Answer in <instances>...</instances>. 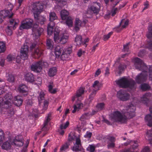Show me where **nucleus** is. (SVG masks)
Instances as JSON below:
<instances>
[{"label":"nucleus","mask_w":152,"mask_h":152,"mask_svg":"<svg viewBox=\"0 0 152 152\" xmlns=\"http://www.w3.org/2000/svg\"><path fill=\"white\" fill-rule=\"evenodd\" d=\"M152 95L150 93L144 94L141 97L139 100L137 98L133 99L131 104L128 105L124 109L122 113L116 110L110 115V119L113 122L124 123H125L127 118H132L135 115V106L139 102L144 104L147 103L149 100Z\"/></svg>","instance_id":"f257e3e1"},{"label":"nucleus","mask_w":152,"mask_h":152,"mask_svg":"<svg viewBox=\"0 0 152 152\" xmlns=\"http://www.w3.org/2000/svg\"><path fill=\"white\" fill-rule=\"evenodd\" d=\"M134 62L136 68L142 71L141 73L136 77L135 80L136 82L138 83H140L145 81L148 76V70L149 79L150 80H152V65L149 66L148 68L142 61L138 58L134 59Z\"/></svg>","instance_id":"f03ea898"},{"label":"nucleus","mask_w":152,"mask_h":152,"mask_svg":"<svg viewBox=\"0 0 152 152\" xmlns=\"http://www.w3.org/2000/svg\"><path fill=\"white\" fill-rule=\"evenodd\" d=\"M23 99L19 96H15L13 99L11 94L5 95L4 98L0 97V112L2 108H8L12 103L17 106H19L22 104Z\"/></svg>","instance_id":"7ed1b4c3"},{"label":"nucleus","mask_w":152,"mask_h":152,"mask_svg":"<svg viewBox=\"0 0 152 152\" xmlns=\"http://www.w3.org/2000/svg\"><path fill=\"white\" fill-rule=\"evenodd\" d=\"M23 143L24 141L21 136H12L9 137L8 140L2 143L1 147L2 149L7 151L11 148L12 145L19 147L22 146Z\"/></svg>","instance_id":"20e7f679"},{"label":"nucleus","mask_w":152,"mask_h":152,"mask_svg":"<svg viewBox=\"0 0 152 152\" xmlns=\"http://www.w3.org/2000/svg\"><path fill=\"white\" fill-rule=\"evenodd\" d=\"M117 84L122 88H128L131 89L135 88V83L132 79H129L126 77H123L115 81Z\"/></svg>","instance_id":"39448f33"},{"label":"nucleus","mask_w":152,"mask_h":152,"mask_svg":"<svg viewBox=\"0 0 152 152\" xmlns=\"http://www.w3.org/2000/svg\"><path fill=\"white\" fill-rule=\"evenodd\" d=\"M43 8V5H41L40 6L39 3H34L33 4L32 10L34 18L41 24H43L46 20L45 18L43 16H39V14L41 12Z\"/></svg>","instance_id":"423d86ee"},{"label":"nucleus","mask_w":152,"mask_h":152,"mask_svg":"<svg viewBox=\"0 0 152 152\" xmlns=\"http://www.w3.org/2000/svg\"><path fill=\"white\" fill-rule=\"evenodd\" d=\"M68 39V37L62 33L58 28H56L54 31V40L56 43H60L62 44L66 43Z\"/></svg>","instance_id":"0eeeda50"},{"label":"nucleus","mask_w":152,"mask_h":152,"mask_svg":"<svg viewBox=\"0 0 152 152\" xmlns=\"http://www.w3.org/2000/svg\"><path fill=\"white\" fill-rule=\"evenodd\" d=\"M75 140V142L74 144L72 150L73 151H80L81 148L80 140L79 138L76 137L73 132H71L68 137V141H73Z\"/></svg>","instance_id":"6e6552de"},{"label":"nucleus","mask_w":152,"mask_h":152,"mask_svg":"<svg viewBox=\"0 0 152 152\" xmlns=\"http://www.w3.org/2000/svg\"><path fill=\"white\" fill-rule=\"evenodd\" d=\"M57 17L54 12H50L49 14V20L50 21L47 27V33L48 35H50L53 33V27L55 25L54 20L57 19Z\"/></svg>","instance_id":"1a4fd4ad"},{"label":"nucleus","mask_w":152,"mask_h":152,"mask_svg":"<svg viewBox=\"0 0 152 152\" xmlns=\"http://www.w3.org/2000/svg\"><path fill=\"white\" fill-rule=\"evenodd\" d=\"M101 86V84L98 81L96 80L94 82L92 86L93 91L89 96L88 101L89 104H90L91 102V100L93 99V97L96 95L97 91L100 89Z\"/></svg>","instance_id":"9d476101"},{"label":"nucleus","mask_w":152,"mask_h":152,"mask_svg":"<svg viewBox=\"0 0 152 152\" xmlns=\"http://www.w3.org/2000/svg\"><path fill=\"white\" fill-rule=\"evenodd\" d=\"M19 22V20L18 19H11L10 20V26H8L6 29V32L8 35H10L12 34V30H14L16 28Z\"/></svg>","instance_id":"9b49d317"},{"label":"nucleus","mask_w":152,"mask_h":152,"mask_svg":"<svg viewBox=\"0 0 152 152\" xmlns=\"http://www.w3.org/2000/svg\"><path fill=\"white\" fill-rule=\"evenodd\" d=\"M33 24V20L31 18H26L21 22L19 28L20 30L28 29L31 28Z\"/></svg>","instance_id":"f8f14e48"},{"label":"nucleus","mask_w":152,"mask_h":152,"mask_svg":"<svg viewBox=\"0 0 152 152\" xmlns=\"http://www.w3.org/2000/svg\"><path fill=\"white\" fill-rule=\"evenodd\" d=\"M47 64V63L46 62H43L42 61H39L33 64L31 66V70L35 72H39L42 69L43 66L46 65Z\"/></svg>","instance_id":"ddd939ff"},{"label":"nucleus","mask_w":152,"mask_h":152,"mask_svg":"<svg viewBox=\"0 0 152 152\" xmlns=\"http://www.w3.org/2000/svg\"><path fill=\"white\" fill-rule=\"evenodd\" d=\"M28 46L27 43H25L20 49V55L21 58L25 60L27 58L28 56Z\"/></svg>","instance_id":"4468645a"},{"label":"nucleus","mask_w":152,"mask_h":152,"mask_svg":"<svg viewBox=\"0 0 152 152\" xmlns=\"http://www.w3.org/2000/svg\"><path fill=\"white\" fill-rule=\"evenodd\" d=\"M117 96L121 100L123 101H126L130 97L129 94L122 90H121L118 92Z\"/></svg>","instance_id":"2eb2a0df"},{"label":"nucleus","mask_w":152,"mask_h":152,"mask_svg":"<svg viewBox=\"0 0 152 152\" xmlns=\"http://www.w3.org/2000/svg\"><path fill=\"white\" fill-rule=\"evenodd\" d=\"M72 52V49L70 48L63 50L61 56V59L63 61L68 60Z\"/></svg>","instance_id":"dca6fc26"},{"label":"nucleus","mask_w":152,"mask_h":152,"mask_svg":"<svg viewBox=\"0 0 152 152\" xmlns=\"http://www.w3.org/2000/svg\"><path fill=\"white\" fill-rule=\"evenodd\" d=\"M43 28H40L37 25L36 26L32 28V34L35 39H37L43 31Z\"/></svg>","instance_id":"f3484780"},{"label":"nucleus","mask_w":152,"mask_h":152,"mask_svg":"<svg viewBox=\"0 0 152 152\" xmlns=\"http://www.w3.org/2000/svg\"><path fill=\"white\" fill-rule=\"evenodd\" d=\"M84 88H80L77 91L76 95L72 97V101H74L76 99H77L78 100L80 101L82 99L81 95L84 94Z\"/></svg>","instance_id":"a211bd4d"},{"label":"nucleus","mask_w":152,"mask_h":152,"mask_svg":"<svg viewBox=\"0 0 152 152\" xmlns=\"http://www.w3.org/2000/svg\"><path fill=\"white\" fill-rule=\"evenodd\" d=\"M86 23V21H83V22L79 18H76L75 24V29L76 31H78L81 26L84 25Z\"/></svg>","instance_id":"6ab92c4d"},{"label":"nucleus","mask_w":152,"mask_h":152,"mask_svg":"<svg viewBox=\"0 0 152 152\" xmlns=\"http://www.w3.org/2000/svg\"><path fill=\"white\" fill-rule=\"evenodd\" d=\"M17 90L20 93L22 94L25 93H26L25 95H27L28 93V88L26 85L21 84L19 86Z\"/></svg>","instance_id":"aec40b11"},{"label":"nucleus","mask_w":152,"mask_h":152,"mask_svg":"<svg viewBox=\"0 0 152 152\" xmlns=\"http://www.w3.org/2000/svg\"><path fill=\"white\" fill-rule=\"evenodd\" d=\"M100 4L98 3H95L94 5L89 7L90 10L92 11L94 13H98L100 10Z\"/></svg>","instance_id":"412c9836"},{"label":"nucleus","mask_w":152,"mask_h":152,"mask_svg":"<svg viewBox=\"0 0 152 152\" xmlns=\"http://www.w3.org/2000/svg\"><path fill=\"white\" fill-rule=\"evenodd\" d=\"M13 14L8 10H3L0 12V16L1 17L4 18L7 16L9 17H11Z\"/></svg>","instance_id":"4be33fe9"},{"label":"nucleus","mask_w":152,"mask_h":152,"mask_svg":"<svg viewBox=\"0 0 152 152\" xmlns=\"http://www.w3.org/2000/svg\"><path fill=\"white\" fill-rule=\"evenodd\" d=\"M25 79L28 82L32 83L35 81L34 76L33 74L28 73L25 75Z\"/></svg>","instance_id":"5701e85b"},{"label":"nucleus","mask_w":152,"mask_h":152,"mask_svg":"<svg viewBox=\"0 0 152 152\" xmlns=\"http://www.w3.org/2000/svg\"><path fill=\"white\" fill-rule=\"evenodd\" d=\"M84 106L83 104L80 102L77 103L76 104H74L73 106L74 109L72 111V113H74L77 111H78Z\"/></svg>","instance_id":"b1692460"},{"label":"nucleus","mask_w":152,"mask_h":152,"mask_svg":"<svg viewBox=\"0 0 152 152\" xmlns=\"http://www.w3.org/2000/svg\"><path fill=\"white\" fill-rule=\"evenodd\" d=\"M50 114H49L47 117L46 119L45 120L43 127L42 128V131H47L48 130V128L47 127V125L48 122L50 120Z\"/></svg>","instance_id":"393cba45"},{"label":"nucleus","mask_w":152,"mask_h":152,"mask_svg":"<svg viewBox=\"0 0 152 152\" xmlns=\"http://www.w3.org/2000/svg\"><path fill=\"white\" fill-rule=\"evenodd\" d=\"M91 116V115L90 113H85L82 115L80 120L81 121H83L84 124L85 120L89 118Z\"/></svg>","instance_id":"a878e982"},{"label":"nucleus","mask_w":152,"mask_h":152,"mask_svg":"<svg viewBox=\"0 0 152 152\" xmlns=\"http://www.w3.org/2000/svg\"><path fill=\"white\" fill-rule=\"evenodd\" d=\"M57 71V68L55 67H53L50 68L48 71V74L50 77H53L56 73Z\"/></svg>","instance_id":"bb28decb"},{"label":"nucleus","mask_w":152,"mask_h":152,"mask_svg":"<svg viewBox=\"0 0 152 152\" xmlns=\"http://www.w3.org/2000/svg\"><path fill=\"white\" fill-rule=\"evenodd\" d=\"M63 49L59 46L56 47L55 49V53L56 57H59L62 52Z\"/></svg>","instance_id":"cd10ccee"},{"label":"nucleus","mask_w":152,"mask_h":152,"mask_svg":"<svg viewBox=\"0 0 152 152\" xmlns=\"http://www.w3.org/2000/svg\"><path fill=\"white\" fill-rule=\"evenodd\" d=\"M61 18L62 20L65 19L68 17L69 12L66 10H62L60 13Z\"/></svg>","instance_id":"c85d7f7f"},{"label":"nucleus","mask_w":152,"mask_h":152,"mask_svg":"<svg viewBox=\"0 0 152 152\" xmlns=\"http://www.w3.org/2000/svg\"><path fill=\"white\" fill-rule=\"evenodd\" d=\"M65 20L66 24L69 27H72L73 24V18L69 16Z\"/></svg>","instance_id":"c756f323"},{"label":"nucleus","mask_w":152,"mask_h":152,"mask_svg":"<svg viewBox=\"0 0 152 152\" xmlns=\"http://www.w3.org/2000/svg\"><path fill=\"white\" fill-rule=\"evenodd\" d=\"M108 139L111 142L108 143V148H110L114 147L115 146V144L113 142L115 141V138L113 137H109Z\"/></svg>","instance_id":"7c9ffc66"},{"label":"nucleus","mask_w":152,"mask_h":152,"mask_svg":"<svg viewBox=\"0 0 152 152\" xmlns=\"http://www.w3.org/2000/svg\"><path fill=\"white\" fill-rule=\"evenodd\" d=\"M54 85L53 83H50L48 86V91L51 93H55L57 91V89L53 88Z\"/></svg>","instance_id":"2f4dec72"},{"label":"nucleus","mask_w":152,"mask_h":152,"mask_svg":"<svg viewBox=\"0 0 152 152\" xmlns=\"http://www.w3.org/2000/svg\"><path fill=\"white\" fill-rule=\"evenodd\" d=\"M152 116L150 114L147 115L145 117V120L148 122V125L152 126Z\"/></svg>","instance_id":"473e14b6"},{"label":"nucleus","mask_w":152,"mask_h":152,"mask_svg":"<svg viewBox=\"0 0 152 152\" xmlns=\"http://www.w3.org/2000/svg\"><path fill=\"white\" fill-rule=\"evenodd\" d=\"M129 21L127 20L123 19L122 20L120 24V26L121 28H125L128 25Z\"/></svg>","instance_id":"72a5a7b5"},{"label":"nucleus","mask_w":152,"mask_h":152,"mask_svg":"<svg viewBox=\"0 0 152 152\" xmlns=\"http://www.w3.org/2000/svg\"><path fill=\"white\" fill-rule=\"evenodd\" d=\"M146 36L148 38H152V25L151 24L148 26V32Z\"/></svg>","instance_id":"f704fd0d"},{"label":"nucleus","mask_w":152,"mask_h":152,"mask_svg":"<svg viewBox=\"0 0 152 152\" xmlns=\"http://www.w3.org/2000/svg\"><path fill=\"white\" fill-rule=\"evenodd\" d=\"M75 41L77 45H80L82 43V37L80 35L77 36L75 38Z\"/></svg>","instance_id":"c9c22d12"},{"label":"nucleus","mask_w":152,"mask_h":152,"mask_svg":"<svg viewBox=\"0 0 152 152\" xmlns=\"http://www.w3.org/2000/svg\"><path fill=\"white\" fill-rule=\"evenodd\" d=\"M46 44L48 49H51L53 48V43L51 39H48L47 40Z\"/></svg>","instance_id":"e433bc0d"},{"label":"nucleus","mask_w":152,"mask_h":152,"mask_svg":"<svg viewBox=\"0 0 152 152\" xmlns=\"http://www.w3.org/2000/svg\"><path fill=\"white\" fill-rule=\"evenodd\" d=\"M141 89L143 91H145L149 89L150 88L149 86L146 83H143L140 86Z\"/></svg>","instance_id":"4c0bfd02"},{"label":"nucleus","mask_w":152,"mask_h":152,"mask_svg":"<svg viewBox=\"0 0 152 152\" xmlns=\"http://www.w3.org/2000/svg\"><path fill=\"white\" fill-rule=\"evenodd\" d=\"M58 2V5L61 7H63L66 4V2L68 0H56Z\"/></svg>","instance_id":"58836bf2"},{"label":"nucleus","mask_w":152,"mask_h":152,"mask_svg":"<svg viewBox=\"0 0 152 152\" xmlns=\"http://www.w3.org/2000/svg\"><path fill=\"white\" fill-rule=\"evenodd\" d=\"M104 104L103 103H98L96 106V110L100 111L103 109L104 108Z\"/></svg>","instance_id":"ea45409f"},{"label":"nucleus","mask_w":152,"mask_h":152,"mask_svg":"<svg viewBox=\"0 0 152 152\" xmlns=\"http://www.w3.org/2000/svg\"><path fill=\"white\" fill-rule=\"evenodd\" d=\"M5 45L3 42H0V53L4 52L5 50Z\"/></svg>","instance_id":"a19ab883"},{"label":"nucleus","mask_w":152,"mask_h":152,"mask_svg":"<svg viewBox=\"0 0 152 152\" xmlns=\"http://www.w3.org/2000/svg\"><path fill=\"white\" fill-rule=\"evenodd\" d=\"M4 133L3 131L1 129H0V144L4 140Z\"/></svg>","instance_id":"79ce46f5"},{"label":"nucleus","mask_w":152,"mask_h":152,"mask_svg":"<svg viewBox=\"0 0 152 152\" xmlns=\"http://www.w3.org/2000/svg\"><path fill=\"white\" fill-rule=\"evenodd\" d=\"M44 92L43 91H41L39 93V96L38 97V99L39 102L41 100L44 99Z\"/></svg>","instance_id":"37998d69"},{"label":"nucleus","mask_w":152,"mask_h":152,"mask_svg":"<svg viewBox=\"0 0 152 152\" xmlns=\"http://www.w3.org/2000/svg\"><path fill=\"white\" fill-rule=\"evenodd\" d=\"M43 51L39 48H37L35 50V54H36L39 57L40 56L42 53Z\"/></svg>","instance_id":"c03bdc74"},{"label":"nucleus","mask_w":152,"mask_h":152,"mask_svg":"<svg viewBox=\"0 0 152 152\" xmlns=\"http://www.w3.org/2000/svg\"><path fill=\"white\" fill-rule=\"evenodd\" d=\"M7 80L10 82H13L15 80L14 76L12 74L9 75L7 77Z\"/></svg>","instance_id":"a18cd8bd"},{"label":"nucleus","mask_w":152,"mask_h":152,"mask_svg":"<svg viewBox=\"0 0 152 152\" xmlns=\"http://www.w3.org/2000/svg\"><path fill=\"white\" fill-rule=\"evenodd\" d=\"M95 148L96 146L95 145L93 144L89 145L87 149L90 152H94L95 151Z\"/></svg>","instance_id":"49530a36"},{"label":"nucleus","mask_w":152,"mask_h":152,"mask_svg":"<svg viewBox=\"0 0 152 152\" xmlns=\"http://www.w3.org/2000/svg\"><path fill=\"white\" fill-rule=\"evenodd\" d=\"M131 143L132 144V148L133 150L137 149L138 146V142L137 141H131Z\"/></svg>","instance_id":"de8ad7c7"},{"label":"nucleus","mask_w":152,"mask_h":152,"mask_svg":"<svg viewBox=\"0 0 152 152\" xmlns=\"http://www.w3.org/2000/svg\"><path fill=\"white\" fill-rule=\"evenodd\" d=\"M69 148V145L67 143H66L63 145L60 148V150L61 151H65Z\"/></svg>","instance_id":"09e8293b"},{"label":"nucleus","mask_w":152,"mask_h":152,"mask_svg":"<svg viewBox=\"0 0 152 152\" xmlns=\"http://www.w3.org/2000/svg\"><path fill=\"white\" fill-rule=\"evenodd\" d=\"M69 122L67 121L65 123L61 124L60 126V129H66L69 126Z\"/></svg>","instance_id":"8fccbe9b"},{"label":"nucleus","mask_w":152,"mask_h":152,"mask_svg":"<svg viewBox=\"0 0 152 152\" xmlns=\"http://www.w3.org/2000/svg\"><path fill=\"white\" fill-rule=\"evenodd\" d=\"M15 58V57L13 55H9L7 57V60L8 61L13 60Z\"/></svg>","instance_id":"3c124183"},{"label":"nucleus","mask_w":152,"mask_h":152,"mask_svg":"<svg viewBox=\"0 0 152 152\" xmlns=\"http://www.w3.org/2000/svg\"><path fill=\"white\" fill-rule=\"evenodd\" d=\"M152 136V129L148 131L146 134V138H149V137H151Z\"/></svg>","instance_id":"603ef678"},{"label":"nucleus","mask_w":152,"mask_h":152,"mask_svg":"<svg viewBox=\"0 0 152 152\" xmlns=\"http://www.w3.org/2000/svg\"><path fill=\"white\" fill-rule=\"evenodd\" d=\"M113 32H109L107 35H104V40L105 41L108 39L110 37V36L112 34Z\"/></svg>","instance_id":"864d4df0"},{"label":"nucleus","mask_w":152,"mask_h":152,"mask_svg":"<svg viewBox=\"0 0 152 152\" xmlns=\"http://www.w3.org/2000/svg\"><path fill=\"white\" fill-rule=\"evenodd\" d=\"M13 8V5L10 3H9L7 6V10H8L9 11L11 12V11Z\"/></svg>","instance_id":"5fc2aeb1"},{"label":"nucleus","mask_w":152,"mask_h":152,"mask_svg":"<svg viewBox=\"0 0 152 152\" xmlns=\"http://www.w3.org/2000/svg\"><path fill=\"white\" fill-rule=\"evenodd\" d=\"M118 11V9L117 8H114L113 9L111 13L112 16H114Z\"/></svg>","instance_id":"6e6d98bb"},{"label":"nucleus","mask_w":152,"mask_h":152,"mask_svg":"<svg viewBox=\"0 0 152 152\" xmlns=\"http://www.w3.org/2000/svg\"><path fill=\"white\" fill-rule=\"evenodd\" d=\"M32 102L31 100H29L28 101H27L26 105V109H27L28 107L31 106L32 104Z\"/></svg>","instance_id":"4d7b16f0"},{"label":"nucleus","mask_w":152,"mask_h":152,"mask_svg":"<svg viewBox=\"0 0 152 152\" xmlns=\"http://www.w3.org/2000/svg\"><path fill=\"white\" fill-rule=\"evenodd\" d=\"M141 152H150V148L148 146H145L142 149Z\"/></svg>","instance_id":"13d9d810"},{"label":"nucleus","mask_w":152,"mask_h":152,"mask_svg":"<svg viewBox=\"0 0 152 152\" xmlns=\"http://www.w3.org/2000/svg\"><path fill=\"white\" fill-rule=\"evenodd\" d=\"M91 132H87L86 134L84 135V137L85 138H89L91 137Z\"/></svg>","instance_id":"bf43d9fd"},{"label":"nucleus","mask_w":152,"mask_h":152,"mask_svg":"<svg viewBox=\"0 0 152 152\" xmlns=\"http://www.w3.org/2000/svg\"><path fill=\"white\" fill-rule=\"evenodd\" d=\"M129 43L126 44V45H124V51H127L129 49Z\"/></svg>","instance_id":"052dcab7"},{"label":"nucleus","mask_w":152,"mask_h":152,"mask_svg":"<svg viewBox=\"0 0 152 152\" xmlns=\"http://www.w3.org/2000/svg\"><path fill=\"white\" fill-rule=\"evenodd\" d=\"M84 53V51L80 49L77 53V55L79 57H80Z\"/></svg>","instance_id":"680f3d73"},{"label":"nucleus","mask_w":152,"mask_h":152,"mask_svg":"<svg viewBox=\"0 0 152 152\" xmlns=\"http://www.w3.org/2000/svg\"><path fill=\"white\" fill-rule=\"evenodd\" d=\"M144 7L143 11L146 10L148 9L149 7V4L148 1H146L144 3Z\"/></svg>","instance_id":"e2e57ef3"},{"label":"nucleus","mask_w":152,"mask_h":152,"mask_svg":"<svg viewBox=\"0 0 152 152\" xmlns=\"http://www.w3.org/2000/svg\"><path fill=\"white\" fill-rule=\"evenodd\" d=\"M44 106L43 107V109L44 110H46L48 106V102L47 101H45L44 102Z\"/></svg>","instance_id":"0e129e2a"},{"label":"nucleus","mask_w":152,"mask_h":152,"mask_svg":"<svg viewBox=\"0 0 152 152\" xmlns=\"http://www.w3.org/2000/svg\"><path fill=\"white\" fill-rule=\"evenodd\" d=\"M148 43V45L147 48L150 50H152V40L149 42Z\"/></svg>","instance_id":"69168bd1"},{"label":"nucleus","mask_w":152,"mask_h":152,"mask_svg":"<svg viewBox=\"0 0 152 152\" xmlns=\"http://www.w3.org/2000/svg\"><path fill=\"white\" fill-rule=\"evenodd\" d=\"M38 110L37 109L34 110L32 111L31 113V115L32 116H35L37 115V113H38Z\"/></svg>","instance_id":"338daca9"},{"label":"nucleus","mask_w":152,"mask_h":152,"mask_svg":"<svg viewBox=\"0 0 152 152\" xmlns=\"http://www.w3.org/2000/svg\"><path fill=\"white\" fill-rule=\"evenodd\" d=\"M126 67V66L125 65L121 64L119 66V69L120 70H123L125 69Z\"/></svg>","instance_id":"774afa93"}]
</instances>
